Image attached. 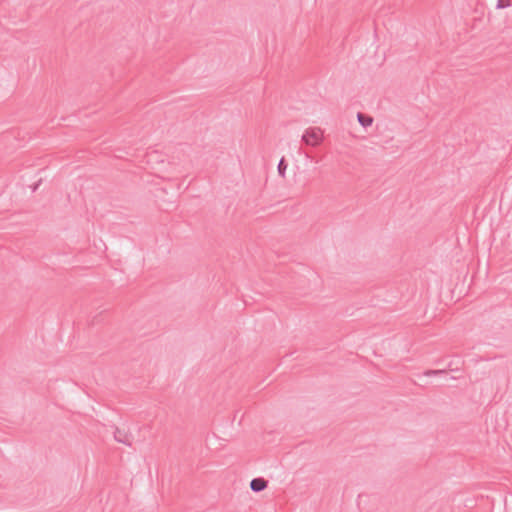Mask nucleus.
Returning <instances> with one entry per match:
<instances>
[{
	"instance_id": "f257e3e1",
	"label": "nucleus",
	"mask_w": 512,
	"mask_h": 512,
	"mask_svg": "<svg viewBox=\"0 0 512 512\" xmlns=\"http://www.w3.org/2000/svg\"><path fill=\"white\" fill-rule=\"evenodd\" d=\"M323 141V130L320 127H311L305 130L302 135V142L306 145L316 147Z\"/></svg>"
},
{
	"instance_id": "f03ea898",
	"label": "nucleus",
	"mask_w": 512,
	"mask_h": 512,
	"mask_svg": "<svg viewBox=\"0 0 512 512\" xmlns=\"http://www.w3.org/2000/svg\"><path fill=\"white\" fill-rule=\"evenodd\" d=\"M113 435H114L115 441H117L118 443H122L126 446H132L133 437H132L131 433H129L125 429L115 427Z\"/></svg>"
},
{
	"instance_id": "7ed1b4c3",
	"label": "nucleus",
	"mask_w": 512,
	"mask_h": 512,
	"mask_svg": "<svg viewBox=\"0 0 512 512\" xmlns=\"http://www.w3.org/2000/svg\"><path fill=\"white\" fill-rule=\"evenodd\" d=\"M268 486V481L262 477L253 478L250 482V489L253 492H261Z\"/></svg>"
},
{
	"instance_id": "20e7f679",
	"label": "nucleus",
	"mask_w": 512,
	"mask_h": 512,
	"mask_svg": "<svg viewBox=\"0 0 512 512\" xmlns=\"http://www.w3.org/2000/svg\"><path fill=\"white\" fill-rule=\"evenodd\" d=\"M357 119L358 122L365 128L371 126L373 123V118L371 116L361 112L357 114Z\"/></svg>"
},
{
	"instance_id": "39448f33",
	"label": "nucleus",
	"mask_w": 512,
	"mask_h": 512,
	"mask_svg": "<svg viewBox=\"0 0 512 512\" xmlns=\"http://www.w3.org/2000/svg\"><path fill=\"white\" fill-rule=\"evenodd\" d=\"M287 163L284 158H281V160L278 163L277 169L280 176L284 177L285 171L287 169Z\"/></svg>"
},
{
	"instance_id": "423d86ee",
	"label": "nucleus",
	"mask_w": 512,
	"mask_h": 512,
	"mask_svg": "<svg viewBox=\"0 0 512 512\" xmlns=\"http://www.w3.org/2000/svg\"><path fill=\"white\" fill-rule=\"evenodd\" d=\"M447 372L446 369H437V370H426L424 372L425 376H436V375H442Z\"/></svg>"
},
{
	"instance_id": "0eeeda50",
	"label": "nucleus",
	"mask_w": 512,
	"mask_h": 512,
	"mask_svg": "<svg viewBox=\"0 0 512 512\" xmlns=\"http://www.w3.org/2000/svg\"><path fill=\"white\" fill-rule=\"evenodd\" d=\"M512 4L510 0H497L496 8L497 9H504L507 7H510Z\"/></svg>"
},
{
	"instance_id": "6e6552de",
	"label": "nucleus",
	"mask_w": 512,
	"mask_h": 512,
	"mask_svg": "<svg viewBox=\"0 0 512 512\" xmlns=\"http://www.w3.org/2000/svg\"><path fill=\"white\" fill-rule=\"evenodd\" d=\"M453 366H454V363L451 361V362L448 364L447 368H448L449 370H451V371H457V370H459V369H458V367H455V368H454Z\"/></svg>"
}]
</instances>
